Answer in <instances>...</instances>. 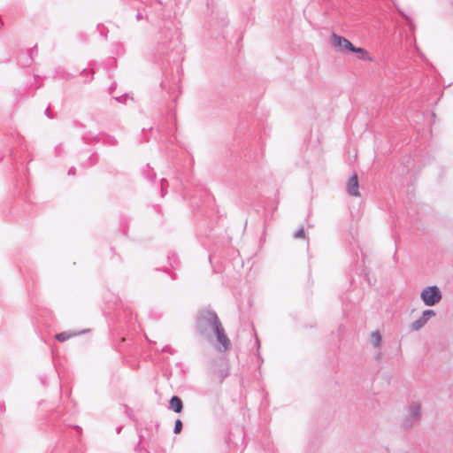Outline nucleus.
Returning <instances> with one entry per match:
<instances>
[{
  "label": "nucleus",
  "instance_id": "1",
  "mask_svg": "<svg viewBox=\"0 0 453 453\" xmlns=\"http://www.w3.org/2000/svg\"><path fill=\"white\" fill-rule=\"evenodd\" d=\"M212 326H213L217 340H218L219 343L220 344V347H219V349L223 350V351L229 349L231 347V342H230L229 338L227 337V335L226 334L225 330L217 317L213 318Z\"/></svg>",
  "mask_w": 453,
  "mask_h": 453
},
{
  "label": "nucleus",
  "instance_id": "2",
  "mask_svg": "<svg viewBox=\"0 0 453 453\" xmlns=\"http://www.w3.org/2000/svg\"><path fill=\"white\" fill-rule=\"evenodd\" d=\"M441 298V292L437 287H428L421 293V299L428 306L434 305Z\"/></svg>",
  "mask_w": 453,
  "mask_h": 453
},
{
  "label": "nucleus",
  "instance_id": "3",
  "mask_svg": "<svg viewBox=\"0 0 453 453\" xmlns=\"http://www.w3.org/2000/svg\"><path fill=\"white\" fill-rule=\"evenodd\" d=\"M333 45L334 48L342 51H351L354 46L350 41L335 34L333 35Z\"/></svg>",
  "mask_w": 453,
  "mask_h": 453
},
{
  "label": "nucleus",
  "instance_id": "4",
  "mask_svg": "<svg viewBox=\"0 0 453 453\" xmlns=\"http://www.w3.org/2000/svg\"><path fill=\"white\" fill-rule=\"evenodd\" d=\"M347 191L352 196H360L357 175L354 173L347 183Z\"/></svg>",
  "mask_w": 453,
  "mask_h": 453
},
{
  "label": "nucleus",
  "instance_id": "5",
  "mask_svg": "<svg viewBox=\"0 0 453 453\" xmlns=\"http://www.w3.org/2000/svg\"><path fill=\"white\" fill-rule=\"evenodd\" d=\"M182 401L180 400V397L178 396H173L170 400V408L174 411V412H180L182 411Z\"/></svg>",
  "mask_w": 453,
  "mask_h": 453
},
{
  "label": "nucleus",
  "instance_id": "6",
  "mask_svg": "<svg viewBox=\"0 0 453 453\" xmlns=\"http://www.w3.org/2000/svg\"><path fill=\"white\" fill-rule=\"evenodd\" d=\"M351 51L360 54V58H362V59H365V60H367L370 62L373 61V59L369 56L368 51L363 48H357V47L353 46V50Z\"/></svg>",
  "mask_w": 453,
  "mask_h": 453
},
{
  "label": "nucleus",
  "instance_id": "7",
  "mask_svg": "<svg viewBox=\"0 0 453 453\" xmlns=\"http://www.w3.org/2000/svg\"><path fill=\"white\" fill-rule=\"evenodd\" d=\"M427 322V318L421 317L419 319L416 320L412 323V328L414 330H418Z\"/></svg>",
  "mask_w": 453,
  "mask_h": 453
},
{
  "label": "nucleus",
  "instance_id": "8",
  "mask_svg": "<svg viewBox=\"0 0 453 453\" xmlns=\"http://www.w3.org/2000/svg\"><path fill=\"white\" fill-rule=\"evenodd\" d=\"M74 334H69L66 332L59 333L56 334V339L59 342H65L68 339H70Z\"/></svg>",
  "mask_w": 453,
  "mask_h": 453
},
{
  "label": "nucleus",
  "instance_id": "9",
  "mask_svg": "<svg viewBox=\"0 0 453 453\" xmlns=\"http://www.w3.org/2000/svg\"><path fill=\"white\" fill-rule=\"evenodd\" d=\"M371 342L375 346L378 347L380 342V334L379 332H373L371 334Z\"/></svg>",
  "mask_w": 453,
  "mask_h": 453
},
{
  "label": "nucleus",
  "instance_id": "10",
  "mask_svg": "<svg viewBox=\"0 0 453 453\" xmlns=\"http://www.w3.org/2000/svg\"><path fill=\"white\" fill-rule=\"evenodd\" d=\"M181 429H182V422L180 419H177L175 421L174 433L179 434V433H180Z\"/></svg>",
  "mask_w": 453,
  "mask_h": 453
},
{
  "label": "nucleus",
  "instance_id": "11",
  "mask_svg": "<svg viewBox=\"0 0 453 453\" xmlns=\"http://www.w3.org/2000/svg\"><path fill=\"white\" fill-rule=\"evenodd\" d=\"M435 315L434 311H432V310H427V311H425L423 312V315L422 317H426L427 318V320L431 318V317H434Z\"/></svg>",
  "mask_w": 453,
  "mask_h": 453
},
{
  "label": "nucleus",
  "instance_id": "12",
  "mask_svg": "<svg viewBox=\"0 0 453 453\" xmlns=\"http://www.w3.org/2000/svg\"><path fill=\"white\" fill-rule=\"evenodd\" d=\"M295 237H296V238H304V237H305L304 229H303V228L299 229V230L295 234Z\"/></svg>",
  "mask_w": 453,
  "mask_h": 453
}]
</instances>
